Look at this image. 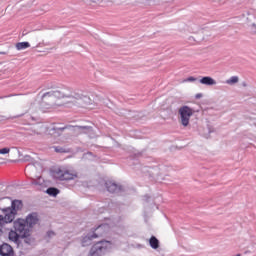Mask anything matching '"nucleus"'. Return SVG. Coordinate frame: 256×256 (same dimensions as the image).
<instances>
[{"instance_id": "nucleus-8", "label": "nucleus", "mask_w": 256, "mask_h": 256, "mask_svg": "<svg viewBox=\"0 0 256 256\" xmlns=\"http://www.w3.org/2000/svg\"><path fill=\"white\" fill-rule=\"evenodd\" d=\"M0 255L1 256H15V252L13 251V247L7 243H3L0 246Z\"/></svg>"}, {"instance_id": "nucleus-15", "label": "nucleus", "mask_w": 256, "mask_h": 256, "mask_svg": "<svg viewBox=\"0 0 256 256\" xmlns=\"http://www.w3.org/2000/svg\"><path fill=\"white\" fill-rule=\"evenodd\" d=\"M20 237L21 239H24V243H26V245H33V243H35V239L31 237V232H28L26 236H20Z\"/></svg>"}, {"instance_id": "nucleus-29", "label": "nucleus", "mask_w": 256, "mask_h": 256, "mask_svg": "<svg viewBox=\"0 0 256 256\" xmlns=\"http://www.w3.org/2000/svg\"><path fill=\"white\" fill-rule=\"evenodd\" d=\"M32 185H37V181H32Z\"/></svg>"}, {"instance_id": "nucleus-27", "label": "nucleus", "mask_w": 256, "mask_h": 256, "mask_svg": "<svg viewBox=\"0 0 256 256\" xmlns=\"http://www.w3.org/2000/svg\"><path fill=\"white\" fill-rule=\"evenodd\" d=\"M17 117H23V114H20V115H18V116H15V117H13V119H15V118H17Z\"/></svg>"}, {"instance_id": "nucleus-31", "label": "nucleus", "mask_w": 256, "mask_h": 256, "mask_svg": "<svg viewBox=\"0 0 256 256\" xmlns=\"http://www.w3.org/2000/svg\"><path fill=\"white\" fill-rule=\"evenodd\" d=\"M26 159H29V156H26Z\"/></svg>"}, {"instance_id": "nucleus-6", "label": "nucleus", "mask_w": 256, "mask_h": 256, "mask_svg": "<svg viewBox=\"0 0 256 256\" xmlns=\"http://www.w3.org/2000/svg\"><path fill=\"white\" fill-rule=\"evenodd\" d=\"M14 229L20 235V237L27 236L28 233H31V229L25 219H18L14 222Z\"/></svg>"}, {"instance_id": "nucleus-14", "label": "nucleus", "mask_w": 256, "mask_h": 256, "mask_svg": "<svg viewBox=\"0 0 256 256\" xmlns=\"http://www.w3.org/2000/svg\"><path fill=\"white\" fill-rule=\"evenodd\" d=\"M149 245L152 249H159V245H160L159 239H157V237L155 236H151L149 239Z\"/></svg>"}, {"instance_id": "nucleus-12", "label": "nucleus", "mask_w": 256, "mask_h": 256, "mask_svg": "<svg viewBox=\"0 0 256 256\" xmlns=\"http://www.w3.org/2000/svg\"><path fill=\"white\" fill-rule=\"evenodd\" d=\"M8 237L10 241H12L13 243H16V245H19V238L21 237V235L18 234L16 230L10 231Z\"/></svg>"}, {"instance_id": "nucleus-19", "label": "nucleus", "mask_w": 256, "mask_h": 256, "mask_svg": "<svg viewBox=\"0 0 256 256\" xmlns=\"http://www.w3.org/2000/svg\"><path fill=\"white\" fill-rule=\"evenodd\" d=\"M195 81H197V78H195V77H193V76H190V77H188L187 79H185V80L183 81V83H193V82H195Z\"/></svg>"}, {"instance_id": "nucleus-5", "label": "nucleus", "mask_w": 256, "mask_h": 256, "mask_svg": "<svg viewBox=\"0 0 256 256\" xmlns=\"http://www.w3.org/2000/svg\"><path fill=\"white\" fill-rule=\"evenodd\" d=\"M178 113L180 115V123L183 127H187L191 117H193V109L189 106H182L179 108Z\"/></svg>"}, {"instance_id": "nucleus-20", "label": "nucleus", "mask_w": 256, "mask_h": 256, "mask_svg": "<svg viewBox=\"0 0 256 256\" xmlns=\"http://www.w3.org/2000/svg\"><path fill=\"white\" fill-rule=\"evenodd\" d=\"M78 131H91V127L89 126H77Z\"/></svg>"}, {"instance_id": "nucleus-26", "label": "nucleus", "mask_w": 256, "mask_h": 256, "mask_svg": "<svg viewBox=\"0 0 256 256\" xmlns=\"http://www.w3.org/2000/svg\"><path fill=\"white\" fill-rule=\"evenodd\" d=\"M201 97H203V94L201 93H198L195 95V99H201Z\"/></svg>"}, {"instance_id": "nucleus-30", "label": "nucleus", "mask_w": 256, "mask_h": 256, "mask_svg": "<svg viewBox=\"0 0 256 256\" xmlns=\"http://www.w3.org/2000/svg\"><path fill=\"white\" fill-rule=\"evenodd\" d=\"M144 199L147 201L149 199V196H144Z\"/></svg>"}, {"instance_id": "nucleus-21", "label": "nucleus", "mask_w": 256, "mask_h": 256, "mask_svg": "<svg viewBox=\"0 0 256 256\" xmlns=\"http://www.w3.org/2000/svg\"><path fill=\"white\" fill-rule=\"evenodd\" d=\"M105 230V229H109V225L107 224H101L99 225L97 228H96V231H102V230Z\"/></svg>"}, {"instance_id": "nucleus-2", "label": "nucleus", "mask_w": 256, "mask_h": 256, "mask_svg": "<svg viewBox=\"0 0 256 256\" xmlns=\"http://www.w3.org/2000/svg\"><path fill=\"white\" fill-rule=\"evenodd\" d=\"M23 209V202L21 200H14L11 207L2 208V215H0V235H3V226L7 223H13L18 211Z\"/></svg>"}, {"instance_id": "nucleus-16", "label": "nucleus", "mask_w": 256, "mask_h": 256, "mask_svg": "<svg viewBox=\"0 0 256 256\" xmlns=\"http://www.w3.org/2000/svg\"><path fill=\"white\" fill-rule=\"evenodd\" d=\"M31 47V44L29 42H19L16 44V49L18 51H23V49H29Z\"/></svg>"}, {"instance_id": "nucleus-25", "label": "nucleus", "mask_w": 256, "mask_h": 256, "mask_svg": "<svg viewBox=\"0 0 256 256\" xmlns=\"http://www.w3.org/2000/svg\"><path fill=\"white\" fill-rule=\"evenodd\" d=\"M251 31H252V33H254L256 35V25L255 24L251 25Z\"/></svg>"}, {"instance_id": "nucleus-9", "label": "nucleus", "mask_w": 256, "mask_h": 256, "mask_svg": "<svg viewBox=\"0 0 256 256\" xmlns=\"http://www.w3.org/2000/svg\"><path fill=\"white\" fill-rule=\"evenodd\" d=\"M106 189L109 191V193H121L123 191V187L118 185L115 182H106Z\"/></svg>"}, {"instance_id": "nucleus-4", "label": "nucleus", "mask_w": 256, "mask_h": 256, "mask_svg": "<svg viewBox=\"0 0 256 256\" xmlns=\"http://www.w3.org/2000/svg\"><path fill=\"white\" fill-rule=\"evenodd\" d=\"M108 249H111V242L109 241L97 242L91 247L88 256H103L105 255V252Z\"/></svg>"}, {"instance_id": "nucleus-17", "label": "nucleus", "mask_w": 256, "mask_h": 256, "mask_svg": "<svg viewBox=\"0 0 256 256\" xmlns=\"http://www.w3.org/2000/svg\"><path fill=\"white\" fill-rule=\"evenodd\" d=\"M46 193L52 197H57L59 195V189L50 187L46 190Z\"/></svg>"}, {"instance_id": "nucleus-13", "label": "nucleus", "mask_w": 256, "mask_h": 256, "mask_svg": "<svg viewBox=\"0 0 256 256\" xmlns=\"http://www.w3.org/2000/svg\"><path fill=\"white\" fill-rule=\"evenodd\" d=\"M63 131H65V128H50L48 130L49 135H52L53 137H59V135H61V133H63Z\"/></svg>"}, {"instance_id": "nucleus-10", "label": "nucleus", "mask_w": 256, "mask_h": 256, "mask_svg": "<svg viewBox=\"0 0 256 256\" xmlns=\"http://www.w3.org/2000/svg\"><path fill=\"white\" fill-rule=\"evenodd\" d=\"M103 233H93V234H87L83 239H82V247H87L88 245L91 244V241L93 239H97V237H101Z\"/></svg>"}, {"instance_id": "nucleus-3", "label": "nucleus", "mask_w": 256, "mask_h": 256, "mask_svg": "<svg viewBox=\"0 0 256 256\" xmlns=\"http://www.w3.org/2000/svg\"><path fill=\"white\" fill-rule=\"evenodd\" d=\"M53 177L58 181H73V179H77V172L58 168L53 171Z\"/></svg>"}, {"instance_id": "nucleus-24", "label": "nucleus", "mask_w": 256, "mask_h": 256, "mask_svg": "<svg viewBox=\"0 0 256 256\" xmlns=\"http://www.w3.org/2000/svg\"><path fill=\"white\" fill-rule=\"evenodd\" d=\"M55 151H56V153H65V150L61 147H56Z\"/></svg>"}, {"instance_id": "nucleus-23", "label": "nucleus", "mask_w": 256, "mask_h": 256, "mask_svg": "<svg viewBox=\"0 0 256 256\" xmlns=\"http://www.w3.org/2000/svg\"><path fill=\"white\" fill-rule=\"evenodd\" d=\"M47 237H48V239H51V238H53V237H55V232H53V231H48L47 232Z\"/></svg>"}, {"instance_id": "nucleus-22", "label": "nucleus", "mask_w": 256, "mask_h": 256, "mask_svg": "<svg viewBox=\"0 0 256 256\" xmlns=\"http://www.w3.org/2000/svg\"><path fill=\"white\" fill-rule=\"evenodd\" d=\"M11 151V149L9 148H2L0 149V155H7V153H9Z\"/></svg>"}, {"instance_id": "nucleus-11", "label": "nucleus", "mask_w": 256, "mask_h": 256, "mask_svg": "<svg viewBox=\"0 0 256 256\" xmlns=\"http://www.w3.org/2000/svg\"><path fill=\"white\" fill-rule=\"evenodd\" d=\"M199 82L201 83V85H217V81H215V79H213L211 76H204L199 80Z\"/></svg>"}, {"instance_id": "nucleus-18", "label": "nucleus", "mask_w": 256, "mask_h": 256, "mask_svg": "<svg viewBox=\"0 0 256 256\" xmlns=\"http://www.w3.org/2000/svg\"><path fill=\"white\" fill-rule=\"evenodd\" d=\"M227 85H235V83H239V77L232 76L230 79L226 80Z\"/></svg>"}, {"instance_id": "nucleus-28", "label": "nucleus", "mask_w": 256, "mask_h": 256, "mask_svg": "<svg viewBox=\"0 0 256 256\" xmlns=\"http://www.w3.org/2000/svg\"><path fill=\"white\" fill-rule=\"evenodd\" d=\"M0 55H7V52H0Z\"/></svg>"}, {"instance_id": "nucleus-7", "label": "nucleus", "mask_w": 256, "mask_h": 256, "mask_svg": "<svg viewBox=\"0 0 256 256\" xmlns=\"http://www.w3.org/2000/svg\"><path fill=\"white\" fill-rule=\"evenodd\" d=\"M24 221L26 225H28L29 229H33V227L39 223V216L37 213H31L26 217Z\"/></svg>"}, {"instance_id": "nucleus-1", "label": "nucleus", "mask_w": 256, "mask_h": 256, "mask_svg": "<svg viewBox=\"0 0 256 256\" xmlns=\"http://www.w3.org/2000/svg\"><path fill=\"white\" fill-rule=\"evenodd\" d=\"M65 97L72 99V103L74 105H78L79 107H81L83 103L89 100V97L83 96V94L73 93L71 95H68L67 93H65V90L56 89L50 90L41 96V105L42 107H45V109H51L52 107H61L59 100L65 99Z\"/></svg>"}]
</instances>
